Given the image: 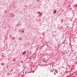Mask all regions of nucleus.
<instances>
[{"label": "nucleus", "mask_w": 77, "mask_h": 77, "mask_svg": "<svg viewBox=\"0 0 77 77\" xmlns=\"http://www.w3.org/2000/svg\"><path fill=\"white\" fill-rule=\"evenodd\" d=\"M38 14H41V12H38Z\"/></svg>", "instance_id": "6"}, {"label": "nucleus", "mask_w": 77, "mask_h": 77, "mask_svg": "<svg viewBox=\"0 0 77 77\" xmlns=\"http://www.w3.org/2000/svg\"><path fill=\"white\" fill-rule=\"evenodd\" d=\"M55 71H56V73H57L58 72L57 70H56V69H55Z\"/></svg>", "instance_id": "5"}, {"label": "nucleus", "mask_w": 77, "mask_h": 77, "mask_svg": "<svg viewBox=\"0 0 77 77\" xmlns=\"http://www.w3.org/2000/svg\"><path fill=\"white\" fill-rule=\"evenodd\" d=\"M75 8H77V4H75Z\"/></svg>", "instance_id": "4"}, {"label": "nucleus", "mask_w": 77, "mask_h": 77, "mask_svg": "<svg viewBox=\"0 0 77 77\" xmlns=\"http://www.w3.org/2000/svg\"><path fill=\"white\" fill-rule=\"evenodd\" d=\"M66 27H68V26H66Z\"/></svg>", "instance_id": "12"}, {"label": "nucleus", "mask_w": 77, "mask_h": 77, "mask_svg": "<svg viewBox=\"0 0 77 77\" xmlns=\"http://www.w3.org/2000/svg\"><path fill=\"white\" fill-rule=\"evenodd\" d=\"M26 51H24L23 52H22V54L24 56L25 54H26Z\"/></svg>", "instance_id": "1"}, {"label": "nucleus", "mask_w": 77, "mask_h": 77, "mask_svg": "<svg viewBox=\"0 0 77 77\" xmlns=\"http://www.w3.org/2000/svg\"><path fill=\"white\" fill-rule=\"evenodd\" d=\"M50 69H51L50 70L51 72H53V71H54V69H51V68H50Z\"/></svg>", "instance_id": "2"}, {"label": "nucleus", "mask_w": 77, "mask_h": 77, "mask_svg": "<svg viewBox=\"0 0 77 77\" xmlns=\"http://www.w3.org/2000/svg\"><path fill=\"white\" fill-rule=\"evenodd\" d=\"M51 66V65H50V66Z\"/></svg>", "instance_id": "11"}, {"label": "nucleus", "mask_w": 77, "mask_h": 77, "mask_svg": "<svg viewBox=\"0 0 77 77\" xmlns=\"http://www.w3.org/2000/svg\"><path fill=\"white\" fill-rule=\"evenodd\" d=\"M22 33H23V32H24V31L22 30Z\"/></svg>", "instance_id": "8"}, {"label": "nucleus", "mask_w": 77, "mask_h": 77, "mask_svg": "<svg viewBox=\"0 0 77 77\" xmlns=\"http://www.w3.org/2000/svg\"><path fill=\"white\" fill-rule=\"evenodd\" d=\"M54 14H55V13H56V10H54Z\"/></svg>", "instance_id": "3"}, {"label": "nucleus", "mask_w": 77, "mask_h": 77, "mask_svg": "<svg viewBox=\"0 0 77 77\" xmlns=\"http://www.w3.org/2000/svg\"><path fill=\"white\" fill-rule=\"evenodd\" d=\"M42 15V14H39V16H41V15Z\"/></svg>", "instance_id": "7"}, {"label": "nucleus", "mask_w": 77, "mask_h": 77, "mask_svg": "<svg viewBox=\"0 0 77 77\" xmlns=\"http://www.w3.org/2000/svg\"><path fill=\"white\" fill-rule=\"evenodd\" d=\"M52 68H53V66H52Z\"/></svg>", "instance_id": "10"}, {"label": "nucleus", "mask_w": 77, "mask_h": 77, "mask_svg": "<svg viewBox=\"0 0 77 77\" xmlns=\"http://www.w3.org/2000/svg\"><path fill=\"white\" fill-rule=\"evenodd\" d=\"M54 75H56V73H54Z\"/></svg>", "instance_id": "9"}]
</instances>
